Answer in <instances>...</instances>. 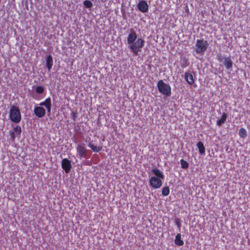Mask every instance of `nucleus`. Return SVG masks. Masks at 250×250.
I'll list each match as a JSON object with an SVG mask.
<instances>
[{
	"instance_id": "f257e3e1",
	"label": "nucleus",
	"mask_w": 250,
	"mask_h": 250,
	"mask_svg": "<svg viewBox=\"0 0 250 250\" xmlns=\"http://www.w3.org/2000/svg\"><path fill=\"white\" fill-rule=\"evenodd\" d=\"M40 106H36L34 109V113L36 116L39 118H42L45 115V110L41 106H44L47 110L48 115L50 114L51 109V100L48 97L43 102L40 103Z\"/></svg>"
},
{
	"instance_id": "f03ea898",
	"label": "nucleus",
	"mask_w": 250,
	"mask_h": 250,
	"mask_svg": "<svg viewBox=\"0 0 250 250\" xmlns=\"http://www.w3.org/2000/svg\"><path fill=\"white\" fill-rule=\"evenodd\" d=\"M145 41L142 38H138L136 42L130 44L129 48L135 56L138 55V53L142 50L145 45Z\"/></svg>"
},
{
	"instance_id": "7ed1b4c3",
	"label": "nucleus",
	"mask_w": 250,
	"mask_h": 250,
	"mask_svg": "<svg viewBox=\"0 0 250 250\" xmlns=\"http://www.w3.org/2000/svg\"><path fill=\"white\" fill-rule=\"evenodd\" d=\"M207 41L204 39L197 40L195 44V51L197 54H203L208 47Z\"/></svg>"
},
{
	"instance_id": "20e7f679",
	"label": "nucleus",
	"mask_w": 250,
	"mask_h": 250,
	"mask_svg": "<svg viewBox=\"0 0 250 250\" xmlns=\"http://www.w3.org/2000/svg\"><path fill=\"white\" fill-rule=\"evenodd\" d=\"M10 118L15 123H19L21 120V115L19 109L15 105L11 106L10 112Z\"/></svg>"
},
{
	"instance_id": "39448f33",
	"label": "nucleus",
	"mask_w": 250,
	"mask_h": 250,
	"mask_svg": "<svg viewBox=\"0 0 250 250\" xmlns=\"http://www.w3.org/2000/svg\"><path fill=\"white\" fill-rule=\"evenodd\" d=\"M158 89L160 92L167 96H169L171 94L170 86L165 83L162 80H160L157 84Z\"/></svg>"
},
{
	"instance_id": "423d86ee",
	"label": "nucleus",
	"mask_w": 250,
	"mask_h": 250,
	"mask_svg": "<svg viewBox=\"0 0 250 250\" xmlns=\"http://www.w3.org/2000/svg\"><path fill=\"white\" fill-rule=\"evenodd\" d=\"M137 39V35L135 31L133 28L129 30V34L127 37V42L128 44L130 45L133 43Z\"/></svg>"
},
{
	"instance_id": "0eeeda50",
	"label": "nucleus",
	"mask_w": 250,
	"mask_h": 250,
	"mask_svg": "<svg viewBox=\"0 0 250 250\" xmlns=\"http://www.w3.org/2000/svg\"><path fill=\"white\" fill-rule=\"evenodd\" d=\"M162 179L156 177H152L149 180L150 185L154 188H158L162 185Z\"/></svg>"
},
{
	"instance_id": "6e6552de",
	"label": "nucleus",
	"mask_w": 250,
	"mask_h": 250,
	"mask_svg": "<svg viewBox=\"0 0 250 250\" xmlns=\"http://www.w3.org/2000/svg\"><path fill=\"white\" fill-rule=\"evenodd\" d=\"M77 156L80 159L86 157V149L82 145H79L76 147Z\"/></svg>"
},
{
	"instance_id": "1a4fd4ad",
	"label": "nucleus",
	"mask_w": 250,
	"mask_h": 250,
	"mask_svg": "<svg viewBox=\"0 0 250 250\" xmlns=\"http://www.w3.org/2000/svg\"><path fill=\"white\" fill-rule=\"evenodd\" d=\"M62 167L65 173H68L72 167L71 161L66 158L63 159L62 162Z\"/></svg>"
},
{
	"instance_id": "9d476101",
	"label": "nucleus",
	"mask_w": 250,
	"mask_h": 250,
	"mask_svg": "<svg viewBox=\"0 0 250 250\" xmlns=\"http://www.w3.org/2000/svg\"><path fill=\"white\" fill-rule=\"evenodd\" d=\"M137 6L138 9L143 13H146L148 11V5L145 0L140 1Z\"/></svg>"
},
{
	"instance_id": "9b49d317",
	"label": "nucleus",
	"mask_w": 250,
	"mask_h": 250,
	"mask_svg": "<svg viewBox=\"0 0 250 250\" xmlns=\"http://www.w3.org/2000/svg\"><path fill=\"white\" fill-rule=\"evenodd\" d=\"M223 64L227 69H229L232 68L233 62L230 57L224 58Z\"/></svg>"
},
{
	"instance_id": "f8f14e48",
	"label": "nucleus",
	"mask_w": 250,
	"mask_h": 250,
	"mask_svg": "<svg viewBox=\"0 0 250 250\" xmlns=\"http://www.w3.org/2000/svg\"><path fill=\"white\" fill-rule=\"evenodd\" d=\"M185 78L187 82L190 85L194 83L195 80L193 78V75L189 72H186L185 73Z\"/></svg>"
},
{
	"instance_id": "ddd939ff",
	"label": "nucleus",
	"mask_w": 250,
	"mask_h": 250,
	"mask_svg": "<svg viewBox=\"0 0 250 250\" xmlns=\"http://www.w3.org/2000/svg\"><path fill=\"white\" fill-rule=\"evenodd\" d=\"M46 66L49 71L51 69L53 65V59L51 55H48L46 58Z\"/></svg>"
},
{
	"instance_id": "4468645a",
	"label": "nucleus",
	"mask_w": 250,
	"mask_h": 250,
	"mask_svg": "<svg viewBox=\"0 0 250 250\" xmlns=\"http://www.w3.org/2000/svg\"><path fill=\"white\" fill-rule=\"evenodd\" d=\"M227 114L224 112L221 118L217 121V125L220 126L224 124L227 120Z\"/></svg>"
},
{
	"instance_id": "2eb2a0df",
	"label": "nucleus",
	"mask_w": 250,
	"mask_h": 250,
	"mask_svg": "<svg viewBox=\"0 0 250 250\" xmlns=\"http://www.w3.org/2000/svg\"><path fill=\"white\" fill-rule=\"evenodd\" d=\"M88 146L90 148L93 152H99L102 149V146H94L91 142L88 144Z\"/></svg>"
},
{
	"instance_id": "dca6fc26",
	"label": "nucleus",
	"mask_w": 250,
	"mask_h": 250,
	"mask_svg": "<svg viewBox=\"0 0 250 250\" xmlns=\"http://www.w3.org/2000/svg\"><path fill=\"white\" fill-rule=\"evenodd\" d=\"M174 242L178 246H181L184 245V241L182 240L181 235L180 233H178L176 235Z\"/></svg>"
},
{
	"instance_id": "f3484780",
	"label": "nucleus",
	"mask_w": 250,
	"mask_h": 250,
	"mask_svg": "<svg viewBox=\"0 0 250 250\" xmlns=\"http://www.w3.org/2000/svg\"><path fill=\"white\" fill-rule=\"evenodd\" d=\"M152 172L155 175L154 177H156V178L161 179H164V175L159 169L157 168H153L152 169Z\"/></svg>"
},
{
	"instance_id": "a211bd4d",
	"label": "nucleus",
	"mask_w": 250,
	"mask_h": 250,
	"mask_svg": "<svg viewBox=\"0 0 250 250\" xmlns=\"http://www.w3.org/2000/svg\"><path fill=\"white\" fill-rule=\"evenodd\" d=\"M197 146L198 148L199 153L200 154H204L205 153V148L204 146L203 143L200 141L198 142L197 144Z\"/></svg>"
},
{
	"instance_id": "6ab92c4d",
	"label": "nucleus",
	"mask_w": 250,
	"mask_h": 250,
	"mask_svg": "<svg viewBox=\"0 0 250 250\" xmlns=\"http://www.w3.org/2000/svg\"><path fill=\"white\" fill-rule=\"evenodd\" d=\"M239 135L241 138H244L246 137L247 135V132L246 129L243 127L241 128L239 131Z\"/></svg>"
},
{
	"instance_id": "aec40b11",
	"label": "nucleus",
	"mask_w": 250,
	"mask_h": 250,
	"mask_svg": "<svg viewBox=\"0 0 250 250\" xmlns=\"http://www.w3.org/2000/svg\"><path fill=\"white\" fill-rule=\"evenodd\" d=\"M180 164L181 166V167L184 169H187L189 167V164L188 162L182 159L180 160Z\"/></svg>"
},
{
	"instance_id": "412c9836",
	"label": "nucleus",
	"mask_w": 250,
	"mask_h": 250,
	"mask_svg": "<svg viewBox=\"0 0 250 250\" xmlns=\"http://www.w3.org/2000/svg\"><path fill=\"white\" fill-rule=\"evenodd\" d=\"M35 91L38 94H42L44 91V88L42 86H38L36 87Z\"/></svg>"
},
{
	"instance_id": "4be33fe9",
	"label": "nucleus",
	"mask_w": 250,
	"mask_h": 250,
	"mask_svg": "<svg viewBox=\"0 0 250 250\" xmlns=\"http://www.w3.org/2000/svg\"><path fill=\"white\" fill-rule=\"evenodd\" d=\"M83 5L86 7L89 8L92 7V6H93L92 3L90 1L87 0H85L83 1Z\"/></svg>"
},
{
	"instance_id": "5701e85b",
	"label": "nucleus",
	"mask_w": 250,
	"mask_h": 250,
	"mask_svg": "<svg viewBox=\"0 0 250 250\" xmlns=\"http://www.w3.org/2000/svg\"><path fill=\"white\" fill-rule=\"evenodd\" d=\"M162 194L164 196L167 195L169 193V189L168 187H165L162 189Z\"/></svg>"
},
{
	"instance_id": "b1692460",
	"label": "nucleus",
	"mask_w": 250,
	"mask_h": 250,
	"mask_svg": "<svg viewBox=\"0 0 250 250\" xmlns=\"http://www.w3.org/2000/svg\"><path fill=\"white\" fill-rule=\"evenodd\" d=\"M14 131L16 132L18 135H19L21 134V129L20 126L17 125L14 128Z\"/></svg>"
},
{
	"instance_id": "393cba45",
	"label": "nucleus",
	"mask_w": 250,
	"mask_h": 250,
	"mask_svg": "<svg viewBox=\"0 0 250 250\" xmlns=\"http://www.w3.org/2000/svg\"><path fill=\"white\" fill-rule=\"evenodd\" d=\"M9 135L10 136V139L12 141H14L15 139V132L12 131H10L9 132Z\"/></svg>"
},
{
	"instance_id": "a878e982",
	"label": "nucleus",
	"mask_w": 250,
	"mask_h": 250,
	"mask_svg": "<svg viewBox=\"0 0 250 250\" xmlns=\"http://www.w3.org/2000/svg\"><path fill=\"white\" fill-rule=\"evenodd\" d=\"M224 58L225 57H223L222 55H219L217 57V60L219 62H222L223 60L224 61Z\"/></svg>"
},
{
	"instance_id": "bb28decb",
	"label": "nucleus",
	"mask_w": 250,
	"mask_h": 250,
	"mask_svg": "<svg viewBox=\"0 0 250 250\" xmlns=\"http://www.w3.org/2000/svg\"><path fill=\"white\" fill-rule=\"evenodd\" d=\"M76 113L73 112L71 114V115H72V118L73 119V121H75V118H76Z\"/></svg>"
},
{
	"instance_id": "cd10ccee",
	"label": "nucleus",
	"mask_w": 250,
	"mask_h": 250,
	"mask_svg": "<svg viewBox=\"0 0 250 250\" xmlns=\"http://www.w3.org/2000/svg\"><path fill=\"white\" fill-rule=\"evenodd\" d=\"M175 223H176V224L177 225L178 228H180L181 227V224H180V222L178 221V220H176L175 221Z\"/></svg>"
},
{
	"instance_id": "c85d7f7f",
	"label": "nucleus",
	"mask_w": 250,
	"mask_h": 250,
	"mask_svg": "<svg viewBox=\"0 0 250 250\" xmlns=\"http://www.w3.org/2000/svg\"><path fill=\"white\" fill-rule=\"evenodd\" d=\"M196 86H197V85H196V84H194V87H196Z\"/></svg>"
}]
</instances>
